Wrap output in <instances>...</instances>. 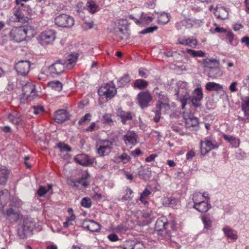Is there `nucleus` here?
I'll use <instances>...</instances> for the list:
<instances>
[{"mask_svg": "<svg viewBox=\"0 0 249 249\" xmlns=\"http://www.w3.org/2000/svg\"><path fill=\"white\" fill-rule=\"evenodd\" d=\"M77 54H69L66 59H59L50 66L48 70L51 74L59 75L63 73L65 68L71 69L75 65L77 59Z\"/></svg>", "mask_w": 249, "mask_h": 249, "instance_id": "nucleus-1", "label": "nucleus"}, {"mask_svg": "<svg viewBox=\"0 0 249 249\" xmlns=\"http://www.w3.org/2000/svg\"><path fill=\"white\" fill-rule=\"evenodd\" d=\"M33 36V30L27 27H14L10 32L11 39L16 42H20L28 37Z\"/></svg>", "mask_w": 249, "mask_h": 249, "instance_id": "nucleus-2", "label": "nucleus"}, {"mask_svg": "<svg viewBox=\"0 0 249 249\" xmlns=\"http://www.w3.org/2000/svg\"><path fill=\"white\" fill-rule=\"evenodd\" d=\"M157 98H158L159 106H157V123L158 122L160 116L161 114H166L168 112L170 109V106L169 104V99L167 97L163 94L162 93L157 95Z\"/></svg>", "mask_w": 249, "mask_h": 249, "instance_id": "nucleus-3", "label": "nucleus"}, {"mask_svg": "<svg viewBox=\"0 0 249 249\" xmlns=\"http://www.w3.org/2000/svg\"><path fill=\"white\" fill-rule=\"evenodd\" d=\"M219 144L212 137H207L204 141L200 142V153L204 155L213 149H217Z\"/></svg>", "mask_w": 249, "mask_h": 249, "instance_id": "nucleus-4", "label": "nucleus"}, {"mask_svg": "<svg viewBox=\"0 0 249 249\" xmlns=\"http://www.w3.org/2000/svg\"><path fill=\"white\" fill-rule=\"evenodd\" d=\"M54 23L58 27L70 28L74 24V19L71 16L63 14L59 15L55 18Z\"/></svg>", "mask_w": 249, "mask_h": 249, "instance_id": "nucleus-5", "label": "nucleus"}, {"mask_svg": "<svg viewBox=\"0 0 249 249\" xmlns=\"http://www.w3.org/2000/svg\"><path fill=\"white\" fill-rule=\"evenodd\" d=\"M23 98L28 101L33 100L37 96L35 85L28 82L22 87Z\"/></svg>", "mask_w": 249, "mask_h": 249, "instance_id": "nucleus-6", "label": "nucleus"}, {"mask_svg": "<svg viewBox=\"0 0 249 249\" xmlns=\"http://www.w3.org/2000/svg\"><path fill=\"white\" fill-rule=\"evenodd\" d=\"M98 93L100 96L105 95L107 99H110L116 94L115 85L112 82L107 84L99 89Z\"/></svg>", "mask_w": 249, "mask_h": 249, "instance_id": "nucleus-7", "label": "nucleus"}, {"mask_svg": "<svg viewBox=\"0 0 249 249\" xmlns=\"http://www.w3.org/2000/svg\"><path fill=\"white\" fill-rule=\"evenodd\" d=\"M203 98V93L201 88H196L195 89L193 95L189 96L187 104L192 103L196 107L201 106V101Z\"/></svg>", "mask_w": 249, "mask_h": 249, "instance_id": "nucleus-8", "label": "nucleus"}, {"mask_svg": "<svg viewBox=\"0 0 249 249\" xmlns=\"http://www.w3.org/2000/svg\"><path fill=\"white\" fill-rule=\"evenodd\" d=\"M30 66L29 61L21 60L16 64L15 68L18 75L25 76L30 71Z\"/></svg>", "mask_w": 249, "mask_h": 249, "instance_id": "nucleus-9", "label": "nucleus"}, {"mask_svg": "<svg viewBox=\"0 0 249 249\" xmlns=\"http://www.w3.org/2000/svg\"><path fill=\"white\" fill-rule=\"evenodd\" d=\"M175 95L181 103L182 109H184L186 105L187 104V100L189 96L187 89H175Z\"/></svg>", "mask_w": 249, "mask_h": 249, "instance_id": "nucleus-10", "label": "nucleus"}, {"mask_svg": "<svg viewBox=\"0 0 249 249\" xmlns=\"http://www.w3.org/2000/svg\"><path fill=\"white\" fill-rule=\"evenodd\" d=\"M130 19L133 20L135 23L140 26L142 27L148 25L153 20L151 17L148 16L147 14L142 13L139 19L135 18L133 15L129 16Z\"/></svg>", "mask_w": 249, "mask_h": 249, "instance_id": "nucleus-11", "label": "nucleus"}, {"mask_svg": "<svg viewBox=\"0 0 249 249\" xmlns=\"http://www.w3.org/2000/svg\"><path fill=\"white\" fill-rule=\"evenodd\" d=\"M139 105L142 108L148 106L149 103L152 100V96L150 93L146 91L140 92L137 95Z\"/></svg>", "mask_w": 249, "mask_h": 249, "instance_id": "nucleus-12", "label": "nucleus"}, {"mask_svg": "<svg viewBox=\"0 0 249 249\" xmlns=\"http://www.w3.org/2000/svg\"><path fill=\"white\" fill-rule=\"evenodd\" d=\"M74 161L80 165L87 166L94 163V159L90 158L88 155L81 154L77 155L74 158Z\"/></svg>", "mask_w": 249, "mask_h": 249, "instance_id": "nucleus-13", "label": "nucleus"}, {"mask_svg": "<svg viewBox=\"0 0 249 249\" xmlns=\"http://www.w3.org/2000/svg\"><path fill=\"white\" fill-rule=\"evenodd\" d=\"M193 208L198 212L203 213H206L211 208V205L210 203V198L206 197L204 200H202L196 204H194Z\"/></svg>", "mask_w": 249, "mask_h": 249, "instance_id": "nucleus-14", "label": "nucleus"}, {"mask_svg": "<svg viewBox=\"0 0 249 249\" xmlns=\"http://www.w3.org/2000/svg\"><path fill=\"white\" fill-rule=\"evenodd\" d=\"M82 227L91 232L99 231L101 225L93 220L86 219L82 223Z\"/></svg>", "mask_w": 249, "mask_h": 249, "instance_id": "nucleus-15", "label": "nucleus"}, {"mask_svg": "<svg viewBox=\"0 0 249 249\" xmlns=\"http://www.w3.org/2000/svg\"><path fill=\"white\" fill-rule=\"evenodd\" d=\"M70 119V115L65 109H59L55 111L54 120L58 124H61Z\"/></svg>", "mask_w": 249, "mask_h": 249, "instance_id": "nucleus-16", "label": "nucleus"}, {"mask_svg": "<svg viewBox=\"0 0 249 249\" xmlns=\"http://www.w3.org/2000/svg\"><path fill=\"white\" fill-rule=\"evenodd\" d=\"M202 65L204 68V71L207 73L214 67L219 66V62L215 58H206L203 60Z\"/></svg>", "mask_w": 249, "mask_h": 249, "instance_id": "nucleus-17", "label": "nucleus"}, {"mask_svg": "<svg viewBox=\"0 0 249 249\" xmlns=\"http://www.w3.org/2000/svg\"><path fill=\"white\" fill-rule=\"evenodd\" d=\"M55 38V32L52 30L45 31L41 33L40 38L42 41L46 43H49L53 41Z\"/></svg>", "mask_w": 249, "mask_h": 249, "instance_id": "nucleus-18", "label": "nucleus"}, {"mask_svg": "<svg viewBox=\"0 0 249 249\" xmlns=\"http://www.w3.org/2000/svg\"><path fill=\"white\" fill-rule=\"evenodd\" d=\"M214 16L219 19H225L229 15V13L224 7H216L214 10Z\"/></svg>", "mask_w": 249, "mask_h": 249, "instance_id": "nucleus-19", "label": "nucleus"}, {"mask_svg": "<svg viewBox=\"0 0 249 249\" xmlns=\"http://www.w3.org/2000/svg\"><path fill=\"white\" fill-rule=\"evenodd\" d=\"M167 219L165 216H161L157 220V231L158 235H162V229H166Z\"/></svg>", "mask_w": 249, "mask_h": 249, "instance_id": "nucleus-20", "label": "nucleus"}, {"mask_svg": "<svg viewBox=\"0 0 249 249\" xmlns=\"http://www.w3.org/2000/svg\"><path fill=\"white\" fill-rule=\"evenodd\" d=\"M106 142H110V144L100 145L97 149V153L100 156H103L107 154V153L111 149L112 142H110L109 141H107V140L103 141V143H105Z\"/></svg>", "mask_w": 249, "mask_h": 249, "instance_id": "nucleus-21", "label": "nucleus"}, {"mask_svg": "<svg viewBox=\"0 0 249 249\" xmlns=\"http://www.w3.org/2000/svg\"><path fill=\"white\" fill-rule=\"evenodd\" d=\"M139 177L143 179H148L151 176V171L147 167H141L138 172Z\"/></svg>", "mask_w": 249, "mask_h": 249, "instance_id": "nucleus-22", "label": "nucleus"}, {"mask_svg": "<svg viewBox=\"0 0 249 249\" xmlns=\"http://www.w3.org/2000/svg\"><path fill=\"white\" fill-rule=\"evenodd\" d=\"M123 140L127 145H134L137 143V139L135 133H128L123 136Z\"/></svg>", "mask_w": 249, "mask_h": 249, "instance_id": "nucleus-23", "label": "nucleus"}, {"mask_svg": "<svg viewBox=\"0 0 249 249\" xmlns=\"http://www.w3.org/2000/svg\"><path fill=\"white\" fill-rule=\"evenodd\" d=\"M178 44L186 46H189L192 48H195L197 44V42L196 39L190 38H178Z\"/></svg>", "mask_w": 249, "mask_h": 249, "instance_id": "nucleus-24", "label": "nucleus"}, {"mask_svg": "<svg viewBox=\"0 0 249 249\" xmlns=\"http://www.w3.org/2000/svg\"><path fill=\"white\" fill-rule=\"evenodd\" d=\"M223 72L220 69L219 66L214 67L212 69H210L209 71L207 72L208 77L212 79H215L218 77L222 76Z\"/></svg>", "mask_w": 249, "mask_h": 249, "instance_id": "nucleus-25", "label": "nucleus"}, {"mask_svg": "<svg viewBox=\"0 0 249 249\" xmlns=\"http://www.w3.org/2000/svg\"><path fill=\"white\" fill-rule=\"evenodd\" d=\"M223 138L225 141L230 143L232 147L237 148L239 146L240 141L238 139L233 136L226 134L223 135Z\"/></svg>", "mask_w": 249, "mask_h": 249, "instance_id": "nucleus-26", "label": "nucleus"}, {"mask_svg": "<svg viewBox=\"0 0 249 249\" xmlns=\"http://www.w3.org/2000/svg\"><path fill=\"white\" fill-rule=\"evenodd\" d=\"M157 15H158V22L159 23L165 24L170 20V15L169 13L165 12L157 13Z\"/></svg>", "mask_w": 249, "mask_h": 249, "instance_id": "nucleus-27", "label": "nucleus"}, {"mask_svg": "<svg viewBox=\"0 0 249 249\" xmlns=\"http://www.w3.org/2000/svg\"><path fill=\"white\" fill-rule=\"evenodd\" d=\"M199 124L198 119L193 115L190 116L188 118L185 119V125L186 127H195Z\"/></svg>", "mask_w": 249, "mask_h": 249, "instance_id": "nucleus-28", "label": "nucleus"}, {"mask_svg": "<svg viewBox=\"0 0 249 249\" xmlns=\"http://www.w3.org/2000/svg\"><path fill=\"white\" fill-rule=\"evenodd\" d=\"M8 118L13 124L18 125L21 121L20 115L16 112L8 114Z\"/></svg>", "mask_w": 249, "mask_h": 249, "instance_id": "nucleus-29", "label": "nucleus"}, {"mask_svg": "<svg viewBox=\"0 0 249 249\" xmlns=\"http://www.w3.org/2000/svg\"><path fill=\"white\" fill-rule=\"evenodd\" d=\"M7 218L11 222H15L19 218V215L17 212L14 211L12 208H10L7 211Z\"/></svg>", "mask_w": 249, "mask_h": 249, "instance_id": "nucleus-30", "label": "nucleus"}, {"mask_svg": "<svg viewBox=\"0 0 249 249\" xmlns=\"http://www.w3.org/2000/svg\"><path fill=\"white\" fill-rule=\"evenodd\" d=\"M206 89L208 91H218L223 89V86L214 82H208L205 85Z\"/></svg>", "mask_w": 249, "mask_h": 249, "instance_id": "nucleus-31", "label": "nucleus"}, {"mask_svg": "<svg viewBox=\"0 0 249 249\" xmlns=\"http://www.w3.org/2000/svg\"><path fill=\"white\" fill-rule=\"evenodd\" d=\"M9 171L5 167L0 169V185H4L7 181Z\"/></svg>", "mask_w": 249, "mask_h": 249, "instance_id": "nucleus-32", "label": "nucleus"}, {"mask_svg": "<svg viewBox=\"0 0 249 249\" xmlns=\"http://www.w3.org/2000/svg\"><path fill=\"white\" fill-rule=\"evenodd\" d=\"M241 108L244 116H248L249 115V97L247 96L243 99Z\"/></svg>", "mask_w": 249, "mask_h": 249, "instance_id": "nucleus-33", "label": "nucleus"}, {"mask_svg": "<svg viewBox=\"0 0 249 249\" xmlns=\"http://www.w3.org/2000/svg\"><path fill=\"white\" fill-rule=\"evenodd\" d=\"M116 35L119 36L121 39H126L128 38V34L126 30L122 28H116L114 29Z\"/></svg>", "mask_w": 249, "mask_h": 249, "instance_id": "nucleus-34", "label": "nucleus"}, {"mask_svg": "<svg viewBox=\"0 0 249 249\" xmlns=\"http://www.w3.org/2000/svg\"><path fill=\"white\" fill-rule=\"evenodd\" d=\"M222 231L225 235L228 238L233 240H236L237 239L238 236L237 234L234 233L233 230L229 227H224L222 229Z\"/></svg>", "mask_w": 249, "mask_h": 249, "instance_id": "nucleus-35", "label": "nucleus"}, {"mask_svg": "<svg viewBox=\"0 0 249 249\" xmlns=\"http://www.w3.org/2000/svg\"><path fill=\"white\" fill-rule=\"evenodd\" d=\"M62 83L57 80L50 81L48 84V87L51 88L52 89L57 91H60L62 90Z\"/></svg>", "mask_w": 249, "mask_h": 249, "instance_id": "nucleus-36", "label": "nucleus"}, {"mask_svg": "<svg viewBox=\"0 0 249 249\" xmlns=\"http://www.w3.org/2000/svg\"><path fill=\"white\" fill-rule=\"evenodd\" d=\"M148 86V83L145 80L142 79L136 80L134 82V87L138 88L139 89H143Z\"/></svg>", "mask_w": 249, "mask_h": 249, "instance_id": "nucleus-37", "label": "nucleus"}, {"mask_svg": "<svg viewBox=\"0 0 249 249\" xmlns=\"http://www.w3.org/2000/svg\"><path fill=\"white\" fill-rule=\"evenodd\" d=\"M206 197H209L205 196V193L201 194L199 192L194 193L193 196L194 204H196L204 199H205Z\"/></svg>", "mask_w": 249, "mask_h": 249, "instance_id": "nucleus-38", "label": "nucleus"}, {"mask_svg": "<svg viewBox=\"0 0 249 249\" xmlns=\"http://www.w3.org/2000/svg\"><path fill=\"white\" fill-rule=\"evenodd\" d=\"M186 53L193 57H204L205 53L201 50L196 51L192 49H187Z\"/></svg>", "mask_w": 249, "mask_h": 249, "instance_id": "nucleus-39", "label": "nucleus"}, {"mask_svg": "<svg viewBox=\"0 0 249 249\" xmlns=\"http://www.w3.org/2000/svg\"><path fill=\"white\" fill-rule=\"evenodd\" d=\"M130 81L128 74H126L118 80L117 85L119 87H124Z\"/></svg>", "mask_w": 249, "mask_h": 249, "instance_id": "nucleus-40", "label": "nucleus"}, {"mask_svg": "<svg viewBox=\"0 0 249 249\" xmlns=\"http://www.w3.org/2000/svg\"><path fill=\"white\" fill-rule=\"evenodd\" d=\"M86 6L88 7L89 12L91 14H94L98 11V5L93 0L87 2Z\"/></svg>", "mask_w": 249, "mask_h": 249, "instance_id": "nucleus-41", "label": "nucleus"}, {"mask_svg": "<svg viewBox=\"0 0 249 249\" xmlns=\"http://www.w3.org/2000/svg\"><path fill=\"white\" fill-rule=\"evenodd\" d=\"M150 194V191L147 188H145L141 194V196L139 198L140 201L144 205L147 204L148 201L146 200V199Z\"/></svg>", "mask_w": 249, "mask_h": 249, "instance_id": "nucleus-42", "label": "nucleus"}, {"mask_svg": "<svg viewBox=\"0 0 249 249\" xmlns=\"http://www.w3.org/2000/svg\"><path fill=\"white\" fill-rule=\"evenodd\" d=\"M0 198L2 203L5 205L8 202L9 199V195L8 190L5 189L0 192Z\"/></svg>", "mask_w": 249, "mask_h": 249, "instance_id": "nucleus-43", "label": "nucleus"}, {"mask_svg": "<svg viewBox=\"0 0 249 249\" xmlns=\"http://www.w3.org/2000/svg\"><path fill=\"white\" fill-rule=\"evenodd\" d=\"M227 39L229 40V43L232 46H235L238 43V41L237 39L234 38V35L231 32H228L227 34Z\"/></svg>", "mask_w": 249, "mask_h": 249, "instance_id": "nucleus-44", "label": "nucleus"}, {"mask_svg": "<svg viewBox=\"0 0 249 249\" xmlns=\"http://www.w3.org/2000/svg\"><path fill=\"white\" fill-rule=\"evenodd\" d=\"M57 147L59 149L61 152L71 151V148L68 144H65L63 142H59L57 144Z\"/></svg>", "mask_w": 249, "mask_h": 249, "instance_id": "nucleus-45", "label": "nucleus"}, {"mask_svg": "<svg viewBox=\"0 0 249 249\" xmlns=\"http://www.w3.org/2000/svg\"><path fill=\"white\" fill-rule=\"evenodd\" d=\"M202 220L204 225L205 228L209 229L211 227L212 221L209 217L206 216H203L202 217Z\"/></svg>", "mask_w": 249, "mask_h": 249, "instance_id": "nucleus-46", "label": "nucleus"}, {"mask_svg": "<svg viewBox=\"0 0 249 249\" xmlns=\"http://www.w3.org/2000/svg\"><path fill=\"white\" fill-rule=\"evenodd\" d=\"M81 205L85 208H89L91 205V201L89 197H85L81 201Z\"/></svg>", "mask_w": 249, "mask_h": 249, "instance_id": "nucleus-47", "label": "nucleus"}, {"mask_svg": "<svg viewBox=\"0 0 249 249\" xmlns=\"http://www.w3.org/2000/svg\"><path fill=\"white\" fill-rule=\"evenodd\" d=\"M111 114H105L103 116V120L104 123L110 125L113 124V121L111 118Z\"/></svg>", "mask_w": 249, "mask_h": 249, "instance_id": "nucleus-48", "label": "nucleus"}, {"mask_svg": "<svg viewBox=\"0 0 249 249\" xmlns=\"http://www.w3.org/2000/svg\"><path fill=\"white\" fill-rule=\"evenodd\" d=\"M132 117L130 112H127L121 118V122L124 124H125L127 123L128 121H130L132 120Z\"/></svg>", "mask_w": 249, "mask_h": 249, "instance_id": "nucleus-49", "label": "nucleus"}, {"mask_svg": "<svg viewBox=\"0 0 249 249\" xmlns=\"http://www.w3.org/2000/svg\"><path fill=\"white\" fill-rule=\"evenodd\" d=\"M91 115L89 113L86 114L78 122L79 125H83L86 122L90 121Z\"/></svg>", "mask_w": 249, "mask_h": 249, "instance_id": "nucleus-50", "label": "nucleus"}, {"mask_svg": "<svg viewBox=\"0 0 249 249\" xmlns=\"http://www.w3.org/2000/svg\"><path fill=\"white\" fill-rule=\"evenodd\" d=\"M133 242L132 240H127L121 246V248L123 249H133Z\"/></svg>", "mask_w": 249, "mask_h": 249, "instance_id": "nucleus-51", "label": "nucleus"}, {"mask_svg": "<svg viewBox=\"0 0 249 249\" xmlns=\"http://www.w3.org/2000/svg\"><path fill=\"white\" fill-rule=\"evenodd\" d=\"M89 178V175L87 174L85 177H82L81 178L77 180V182L78 183L81 184L83 186L87 187L88 185V183L86 181V179Z\"/></svg>", "mask_w": 249, "mask_h": 249, "instance_id": "nucleus-52", "label": "nucleus"}, {"mask_svg": "<svg viewBox=\"0 0 249 249\" xmlns=\"http://www.w3.org/2000/svg\"><path fill=\"white\" fill-rule=\"evenodd\" d=\"M18 234L20 239H24L26 238L27 234L25 231V230L20 226L18 228Z\"/></svg>", "mask_w": 249, "mask_h": 249, "instance_id": "nucleus-53", "label": "nucleus"}, {"mask_svg": "<svg viewBox=\"0 0 249 249\" xmlns=\"http://www.w3.org/2000/svg\"><path fill=\"white\" fill-rule=\"evenodd\" d=\"M20 227L24 229V230H25V232H26V233L27 234H28L29 233H30V231H31V227L30 225H29L28 224V222L25 221V220H24L23 221V224L20 226Z\"/></svg>", "mask_w": 249, "mask_h": 249, "instance_id": "nucleus-54", "label": "nucleus"}, {"mask_svg": "<svg viewBox=\"0 0 249 249\" xmlns=\"http://www.w3.org/2000/svg\"><path fill=\"white\" fill-rule=\"evenodd\" d=\"M33 109L34 113L36 115L42 114L44 111V109L43 107L34 106L33 107Z\"/></svg>", "mask_w": 249, "mask_h": 249, "instance_id": "nucleus-55", "label": "nucleus"}, {"mask_svg": "<svg viewBox=\"0 0 249 249\" xmlns=\"http://www.w3.org/2000/svg\"><path fill=\"white\" fill-rule=\"evenodd\" d=\"M48 190H47L45 187L44 186H41L39 187V189L37 191V193L39 196H43L48 191Z\"/></svg>", "mask_w": 249, "mask_h": 249, "instance_id": "nucleus-56", "label": "nucleus"}, {"mask_svg": "<svg viewBox=\"0 0 249 249\" xmlns=\"http://www.w3.org/2000/svg\"><path fill=\"white\" fill-rule=\"evenodd\" d=\"M155 30H156V26H154L152 27H149L146 29L142 30V31L140 32V34H146L149 33H152Z\"/></svg>", "mask_w": 249, "mask_h": 249, "instance_id": "nucleus-57", "label": "nucleus"}, {"mask_svg": "<svg viewBox=\"0 0 249 249\" xmlns=\"http://www.w3.org/2000/svg\"><path fill=\"white\" fill-rule=\"evenodd\" d=\"M144 249V245L143 244L140 242H136L135 243L134 242H133V249Z\"/></svg>", "mask_w": 249, "mask_h": 249, "instance_id": "nucleus-58", "label": "nucleus"}, {"mask_svg": "<svg viewBox=\"0 0 249 249\" xmlns=\"http://www.w3.org/2000/svg\"><path fill=\"white\" fill-rule=\"evenodd\" d=\"M188 83L185 81L179 82L178 83V88L179 89H187Z\"/></svg>", "mask_w": 249, "mask_h": 249, "instance_id": "nucleus-59", "label": "nucleus"}, {"mask_svg": "<svg viewBox=\"0 0 249 249\" xmlns=\"http://www.w3.org/2000/svg\"><path fill=\"white\" fill-rule=\"evenodd\" d=\"M237 83L236 82H233L231 83L229 87V89L231 92H234L237 91L238 89L236 88Z\"/></svg>", "mask_w": 249, "mask_h": 249, "instance_id": "nucleus-60", "label": "nucleus"}, {"mask_svg": "<svg viewBox=\"0 0 249 249\" xmlns=\"http://www.w3.org/2000/svg\"><path fill=\"white\" fill-rule=\"evenodd\" d=\"M18 21H21L23 18L24 14L21 12V10L17 11L14 14Z\"/></svg>", "mask_w": 249, "mask_h": 249, "instance_id": "nucleus-61", "label": "nucleus"}, {"mask_svg": "<svg viewBox=\"0 0 249 249\" xmlns=\"http://www.w3.org/2000/svg\"><path fill=\"white\" fill-rule=\"evenodd\" d=\"M178 202V200L177 198H176L175 197H171L169 207L174 208L175 206L177 205Z\"/></svg>", "mask_w": 249, "mask_h": 249, "instance_id": "nucleus-62", "label": "nucleus"}, {"mask_svg": "<svg viewBox=\"0 0 249 249\" xmlns=\"http://www.w3.org/2000/svg\"><path fill=\"white\" fill-rule=\"evenodd\" d=\"M187 22L186 20H183L180 22H177L176 24V27L178 30H181L182 29V26H186V23H187Z\"/></svg>", "mask_w": 249, "mask_h": 249, "instance_id": "nucleus-63", "label": "nucleus"}, {"mask_svg": "<svg viewBox=\"0 0 249 249\" xmlns=\"http://www.w3.org/2000/svg\"><path fill=\"white\" fill-rule=\"evenodd\" d=\"M108 238L112 242H116L119 240L118 236L115 233H112L108 235Z\"/></svg>", "mask_w": 249, "mask_h": 249, "instance_id": "nucleus-64", "label": "nucleus"}]
</instances>
